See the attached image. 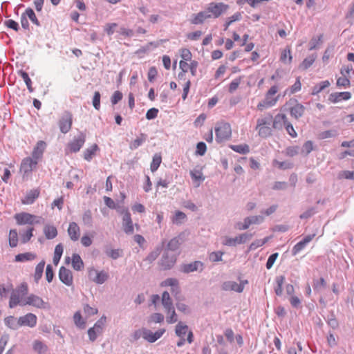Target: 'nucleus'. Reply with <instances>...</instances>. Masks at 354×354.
<instances>
[{
  "mask_svg": "<svg viewBox=\"0 0 354 354\" xmlns=\"http://www.w3.org/2000/svg\"><path fill=\"white\" fill-rule=\"evenodd\" d=\"M17 305L21 306H30L39 309H46L49 308L48 303L37 295L30 294L25 297L24 299H20L19 295L11 294L9 300V307L13 308Z\"/></svg>",
  "mask_w": 354,
  "mask_h": 354,
  "instance_id": "obj_1",
  "label": "nucleus"
},
{
  "mask_svg": "<svg viewBox=\"0 0 354 354\" xmlns=\"http://www.w3.org/2000/svg\"><path fill=\"white\" fill-rule=\"evenodd\" d=\"M221 15V3H210L208 7L197 14H193L190 22L194 25L202 24L207 19L216 18Z\"/></svg>",
  "mask_w": 354,
  "mask_h": 354,
  "instance_id": "obj_2",
  "label": "nucleus"
},
{
  "mask_svg": "<svg viewBox=\"0 0 354 354\" xmlns=\"http://www.w3.org/2000/svg\"><path fill=\"white\" fill-rule=\"evenodd\" d=\"M175 333L180 338L177 342V346L180 347L187 342L192 344L194 342V334L189 327L182 322H179L175 328Z\"/></svg>",
  "mask_w": 354,
  "mask_h": 354,
  "instance_id": "obj_3",
  "label": "nucleus"
},
{
  "mask_svg": "<svg viewBox=\"0 0 354 354\" xmlns=\"http://www.w3.org/2000/svg\"><path fill=\"white\" fill-rule=\"evenodd\" d=\"M86 136L84 133L80 132L73 140L68 142L65 148V153L66 155L78 152L84 146L86 142Z\"/></svg>",
  "mask_w": 354,
  "mask_h": 354,
  "instance_id": "obj_4",
  "label": "nucleus"
},
{
  "mask_svg": "<svg viewBox=\"0 0 354 354\" xmlns=\"http://www.w3.org/2000/svg\"><path fill=\"white\" fill-rule=\"evenodd\" d=\"M272 122V116L270 115H266L257 120L256 129L258 130L259 136L267 138L272 135V129L270 127Z\"/></svg>",
  "mask_w": 354,
  "mask_h": 354,
  "instance_id": "obj_5",
  "label": "nucleus"
},
{
  "mask_svg": "<svg viewBox=\"0 0 354 354\" xmlns=\"http://www.w3.org/2000/svg\"><path fill=\"white\" fill-rule=\"evenodd\" d=\"M14 218L19 225L39 224L42 220L41 217L27 212L16 214Z\"/></svg>",
  "mask_w": 354,
  "mask_h": 354,
  "instance_id": "obj_6",
  "label": "nucleus"
},
{
  "mask_svg": "<svg viewBox=\"0 0 354 354\" xmlns=\"http://www.w3.org/2000/svg\"><path fill=\"white\" fill-rule=\"evenodd\" d=\"M73 124V115L70 111L63 113L58 121V126L62 133L66 134L70 131Z\"/></svg>",
  "mask_w": 354,
  "mask_h": 354,
  "instance_id": "obj_7",
  "label": "nucleus"
},
{
  "mask_svg": "<svg viewBox=\"0 0 354 354\" xmlns=\"http://www.w3.org/2000/svg\"><path fill=\"white\" fill-rule=\"evenodd\" d=\"M38 160L32 157H27L22 160L20 165V172L24 175H28L36 168Z\"/></svg>",
  "mask_w": 354,
  "mask_h": 354,
  "instance_id": "obj_8",
  "label": "nucleus"
},
{
  "mask_svg": "<svg viewBox=\"0 0 354 354\" xmlns=\"http://www.w3.org/2000/svg\"><path fill=\"white\" fill-rule=\"evenodd\" d=\"M106 317H102L94 325L88 330V337L91 341L93 342L96 339L97 335L102 333L103 327L106 323Z\"/></svg>",
  "mask_w": 354,
  "mask_h": 354,
  "instance_id": "obj_9",
  "label": "nucleus"
},
{
  "mask_svg": "<svg viewBox=\"0 0 354 354\" xmlns=\"http://www.w3.org/2000/svg\"><path fill=\"white\" fill-rule=\"evenodd\" d=\"M37 316L31 313H28L24 316H21L17 319L18 326H28L33 328L37 325Z\"/></svg>",
  "mask_w": 354,
  "mask_h": 354,
  "instance_id": "obj_10",
  "label": "nucleus"
},
{
  "mask_svg": "<svg viewBox=\"0 0 354 354\" xmlns=\"http://www.w3.org/2000/svg\"><path fill=\"white\" fill-rule=\"evenodd\" d=\"M120 213L123 214L122 226L126 234H131L133 233L134 227L131 217V214L127 209H122Z\"/></svg>",
  "mask_w": 354,
  "mask_h": 354,
  "instance_id": "obj_11",
  "label": "nucleus"
},
{
  "mask_svg": "<svg viewBox=\"0 0 354 354\" xmlns=\"http://www.w3.org/2000/svg\"><path fill=\"white\" fill-rule=\"evenodd\" d=\"M264 221V217L261 215L248 216L244 218L243 223H239V230H246L252 224H260Z\"/></svg>",
  "mask_w": 354,
  "mask_h": 354,
  "instance_id": "obj_12",
  "label": "nucleus"
},
{
  "mask_svg": "<svg viewBox=\"0 0 354 354\" xmlns=\"http://www.w3.org/2000/svg\"><path fill=\"white\" fill-rule=\"evenodd\" d=\"M59 278L63 283L68 286H71L73 283L72 272L64 266H62L59 269Z\"/></svg>",
  "mask_w": 354,
  "mask_h": 354,
  "instance_id": "obj_13",
  "label": "nucleus"
},
{
  "mask_svg": "<svg viewBox=\"0 0 354 354\" xmlns=\"http://www.w3.org/2000/svg\"><path fill=\"white\" fill-rule=\"evenodd\" d=\"M247 280L241 281L239 283L235 281H227L223 283V289L226 290H233L236 292H242L245 285L248 284Z\"/></svg>",
  "mask_w": 354,
  "mask_h": 354,
  "instance_id": "obj_14",
  "label": "nucleus"
},
{
  "mask_svg": "<svg viewBox=\"0 0 354 354\" xmlns=\"http://www.w3.org/2000/svg\"><path fill=\"white\" fill-rule=\"evenodd\" d=\"M204 264L200 261H195L190 263L183 264L181 266V271L184 273H189L194 271H202Z\"/></svg>",
  "mask_w": 354,
  "mask_h": 354,
  "instance_id": "obj_15",
  "label": "nucleus"
},
{
  "mask_svg": "<svg viewBox=\"0 0 354 354\" xmlns=\"http://www.w3.org/2000/svg\"><path fill=\"white\" fill-rule=\"evenodd\" d=\"M88 275L90 277H93V276H95V277L93 278V281L100 284L105 282L109 277V274L106 272H98L94 268H91L88 270Z\"/></svg>",
  "mask_w": 354,
  "mask_h": 354,
  "instance_id": "obj_16",
  "label": "nucleus"
},
{
  "mask_svg": "<svg viewBox=\"0 0 354 354\" xmlns=\"http://www.w3.org/2000/svg\"><path fill=\"white\" fill-rule=\"evenodd\" d=\"M279 99L278 96H272L266 93L265 99L259 103L257 107L259 110L262 111L263 109L271 107L274 106Z\"/></svg>",
  "mask_w": 354,
  "mask_h": 354,
  "instance_id": "obj_17",
  "label": "nucleus"
},
{
  "mask_svg": "<svg viewBox=\"0 0 354 354\" xmlns=\"http://www.w3.org/2000/svg\"><path fill=\"white\" fill-rule=\"evenodd\" d=\"M40 194L39 189H33L28 191L25 197L21 200V203L25 205L32 204L38 198Z\"/></svg>",
  "mask_w": 354,
  "mask_h": 354,
  "instance_id": "obj_18",
  "label": "nucleus"
},
{
  "mask_svg": "<svg viewBox=\"0 0 354 354\" xmlns=\"http://www.w3.org/2000/svg\"><path fill=\"white\" fill-rule=\"evenodd\" d=\"M67 232L70 239L73 241H76L80 239V228L75 222H71L69 223Z\"/></svg>",
  "mask_w": 354,
  "mask_h": 354,
  "instance_id": "obj_19",
  "label": "nucleus"
},
{
  "mask_svg": "<svg viewBox=\"0 0 354 354\" xmlns=\"http://www.w3.org/2000/svg\"><path fill=\"white\" fill-rule=\"evenodd\" d=\"M288 122L285 114L279 113L275 115L274 119L272 118V127L275 129L281 130L286 126V123Z\"/></svg>",
  "mask_w": 354,
  "mask_h": 354,
  "instance_id": "obj_20",
  "label": "nucleus"
},
{
  "mask_svg": "<svg viewBox=\"0 0 354 354\" xmlns=\"http://www.w3.org/2000/svg\"><path fill=\"white\" fill-rule=\"evenodd\" d=\"M176 262V257L174 255L169 256L167 254H164L161 259L160 266L164 270L171 268Z\"/></svg>",
  "mask_w": 354,
  "mask_h": 354,
  "instance_id": "obj_21",
  "label": "nucleus"
},
{
  "mask_svg": "<svg viewBox=\"0 0 354 354\" xmlns=\"http://www.w3.org/2000/svg\"><path fill=\"white\" fill-rule=\"evenodd\" d=\"M46 147V144L45 142L39 141L32 152V157L37 160L40 159L43 156Z\"/></svg>",
  "mask_w": 354,
  "mask_h": 354,
  "instance_id": "obj_22",
  "label": "nucleus"
},
{
  "mask_svg": "<svg viewBox=\"0 0 354 354\" xmlns=\"http://www.w3.org/2000/svg\"><path fill=\"white\" fill-rule=\"evenodd\" d=\"M351 97V94L350 92H337L331 93L329 96V100L333 102L336 103L340 102L341 100H348Z\"/></svg>",
  "mask_w": 354,
  "mask_h": 354,
  "instance_id": "obj_23",
  "label": "nucleus"
},
{
  "mask_svg": "<svg viewBox=\"0 0 354 354\" xmlns=\"http://www.w3.org/2000/svg\"><path fill=\"white\" fill-rule=\"evenodd\" d=\"M160 285L162 287L171 286V292L175 293L176 295L178 294L180 291L178 281L175 278H168L163 281Z\"/></svg>",
  "mask_w": 354,
  "mask_h": 354,
  "instance_id": "obj_24",
  "label": "nucleus"
},
{
  "mask_svg": "<svg viewBox=\"0 0 354 354\" xmlns=\"http://www.w3.org/2000/svg\"><path fill=\"white\" fill-rule=\"evenodd\" d=\"M99 150L100 148L97 144L92 145L84 150L83 153L84 158L88 162L91 161Z\"/></svg>",
  "mask_w": 354,
  "mask_h": 354,
  "instance_id": "obj_25",
  "label": "nucleus"
},
{
  "mask_svg": "<svg viewBox=\"0 0 354 354\" xmlns=\"http://www.w3.org/2000/svg\"><path fill=\"white\" fill-rule=\"evenodd\" d=\"M32 349L37 354H45L48 350V346L40 340H35L32 342Z\"/></svg>",
  "mask_w": 354,
  "mask_h": 354,
  "instance_id": "obj_26",
  "label": "nucleus"
},
{
  "mask_svg": "<svg viewBox=\"0 0 354 354\" xmlns=\"http://www.w3.org/2000/svg\"><path fill=\"white\" fill-rule=\"evenodd\" d=\"M191 177L196 187H198L205 180L203 172L199 169H193L190 171Z\"/></svg>",
  "mask_w": 354,
  "mask_h": 354,
  "instance_id": "obj_27",
  "label": "nucleus"
},
{
  "mask_svg": "<svg viewBox=\"0 0 354 354\" xmlns=\"http://www.w3.org/2000/svg\"><path fill=\"white\" fill-rule=\"evenodd\" d=\"M28 286L26 282L21 283L19 285L17 288L12 291L11 294H16V295H19L20 299H24V297L28 295Z\"/></svg>",
  "mask_w": 354,
  "mask_h": 354,
  "instance_id": "obj_28",
  "label": "nucleus"
},
{
  "mask_svg": "<svg viewBox=\"0 0 354 354\" xmlns=\"http://www.w3.org/2000/svg\"><path fill=\"white\" fill-rule=\"evenodd\" d=\"M44 234L46 239H53L57 235V228L51 225H46L44 227Z\"/></svg>",
  "mask_w": 354,
  "mask_h": 354,
  "instance_id": "obj_29",
  "label": "nucleus"
},
{
  "mask_svg": "<svg viewBox=\"0 0 354 354\" xmlns=\"http://www.w3.org/2000/svg\"><path fill=\"white\" fill-rule=\"evenodd\" d=\"M37 255L32 252L21 253L15 256V261L24 262L28 261H32L35 259Z\"/></svg>",
  "mask_w": 354,
  "mask_h": 354,
  "instance_id": "obj_30",
  "label": "nucleus"
},
{
  "mask_svg": "<svg viewBox=\"0 0 354 354\" xmlns=\"http://www.w3.org/2000/svg\"><path fill=\"white\" fill-rule=\"evenodd\" d=\"M330 85V83L328 80L320 82L319 83H318L317 84L313 87L311 94L313 95H317L323 90L328 88Z\"/></svg>",
  "mask_w": 354,
  "mask_h": 354,
  "instance_id": "obj_31",
  "label": "nucleus"
},
{
  "mask_svg": "<svg viewBox=\"0 0 354 354\" xmlns=\"http://www.w3.org/2000/svg\"><path fill=\"white\" fill-rule=\"evenodd\" d=\"M166 313V322L169 324H172L178 321V315L176 313L174 307L165 310Z\"/></svg>",
  "mask_w": 354,
  "mask_h": 354,
  "instance_id": "obj_32",
  "label": "nucleus"
},
{
  "mask_svg": "<svg viewBox=\"0 0 354 354\" xmlns=\"http://www.w3.org/2000/svg\"><path fill=\"white\" fill-rule=\"evenodd\" d=\"M147 140V135L145 133H140L137 138L132 141L129 145V148L131 150L136 149L140 145H142Z\"/></svg>",
  "mask_w": 354,
  "mask_h": 354,
  "instance_id": "obj_33",
  "label": "nucleus"
},
{
  "mask_svg": "<svg viewBox=\"0 0 354 354\" xmlns=\"http://www.w3.org/2000/svg\"><path fill=\"white\" fill-rule=\"evenodd\" d=\"M161 303L165 310L173 308V302L168 292L165 291L162 295Z\"/></svg>",
  "mask_w": 354,
  "mask_h": 354,
  "instance_id": "obj_34",
  "label": "nucleus"
},
{
  "mask_svg": "<svg viewBox=\"0 0 354 354\" xmlns=\"http://www.w3.org/2000/svg\"><path fill=\"white\" fill-rule=\"evenodd\" d=\"M304 112V107L300 104H297L290 109V114L296 119L301 117Z\"/></svg>",
  "mask_w": 354,
  "mask_h": 354,
  "instance_id": "obj_35",
  "label": "nucleus"
},
{
  "mask_svg": "<svg viewBox=\"0 0 354 354\" xmlns=\"http://www.w3.org/2000/svg\"><path fill=\"white\" fill-rule=\"evenodd\" d=\"M18 233L17 232V230H10L8 235L9 245L11 248L17 247L18 245Z\"/></svg>",
  "mask_w": 354,
  "mask_h": 354,
  "instance_id": "obj_36",
  "label": "nucleus"
},
{
  "mask_svg": "<svg viewBox=\"0 0 354 354\" xmlns=\"http://www.w3.org/2000/svg\"><path fill=\"white\" fill-rule=\"evenodd\" d=\"M276 286L274 287V292L277 295L281 296L283 292V285L285 281V277L284 276H278L276 277Z\"/></svg>",
  "mask_w": 354,
  "mask_h": 354,
  "instance_id": "obj_37",
  "label": "nucleus"
},
{
  "mask_svg": "<svg viewBox=\"0 0 354 354\" xmlns=\"http://www.w3.org/2000/svg\"><path fill=\"white\" fill-rule=\"evenodd\" d=\"M72 266L75 270H81L84 266V263L77 254H73L72 257Z\"/></svg>",
  "mask_w": 354,
  "mask_h": 354,
  "instance_id": "obj_38",
  "label": "nucleus"
},
{
  "mask_svg": "<svg viewBox=\"0 0 354 354\" xmlns=\"http://www.w3.org/2000/svg\"><path fill=\"white\" fill-rule=\"evenodd\" d=\"M45 266V261L44 260L41 261L35 268V271L34 274V279L36 282H38V281L41 278Z\"/></svg>",
  "mask_w": 354,
  "mask_h": 354,
  "instance_id": "obj_39",
  "label": "nucleus"
},
{
  "mask_svg": "<svg viewBox=\"0 0 354 354\" xmlns=\"http://www.w3.org/2000/svg\"><path fill=\"white\" fill-rule=\"evenodd\" d=\"M63 246L61 243L57 245L55 248L54 256L53 259V263L57 266L62 257L63 253Z\"/></svg>",
  "mask_w": 354,
  "mask_h": 354,
  "instance_id": "obj_40",
  "label": "nucleus"
},
{
  "mask_svg": "<svg viewBox=\"0 0 354 354\" xmlns=\"http://www.w3.org/2000/svg\"><path fill=\"white\" fill-rule=\"evenodd\" d=\"M162 162V156L160 153H156L152 159V162H151L150 169L152 172L156 171L159 167L160 165Z\"/></svg>",
  "mask_w": 354,
  "mask_h": 354,
  "instance_id": "obj_41",
  "label": "nucleus"
},
{
  "mask_svg": "<svg viewBox=\"0 0 354 354\" xmlns=\"http://www.w3.org/2000/svg\"><path fill=\"white\" fill-rule=\"evenodd\" d=\"M18 74L24 80V82L26 83V84L27 86L28 91L30 93H32L33 91V88L32 87V81H31L30 78L29 77L28 74L22 70L19 71Z\"/></svg>",
  "mask_w": 354,
  "mask_h": 354,
  "instance_id": "obj_42",
  "label": "nucleus"
},
{
  "mask_svg": "<svg viewBox=\"0 0 354 354\" xmlns=\"http://www.w3.org/2000/svg\"><path fill=\"white\" fill-rule=\"evenodd\" d=\"M73 321L76 326L80 328L86 327V322L82 319L80 311L76 312L73 315Z\"/></svg>",
  "mask_w": 354,
  "mask_h": 354,
  "instance_id": "obj_43",
  "label": "nucleus"
},
{
  "mask_svg": "<svg viewBox=\"0 0 354 354\" xmlns=\"http://www.w3.org/2000/svg\"><path fill=\"white\" fill-rule=\"evenodd\" d=\"M186 214L181 211H176L171 218L172 223L176 225L181 224L183 221L186 218Z\"/></svg>",
  "mask_w": 354,
  "mask_h": 354,
  "instance_id": "obj_44",
  "label": "nucleus"
},
{
  "mask_svg": "<svg viewBox=\"0 0 354 354\" xmlns=\"http://www.w3.org/2000/svg\"><path fill=\"white\" fill-rule=\"evenodd\" d=\"M6 326L12 329H16L18 327L17 319L14 316H8L4 319Z\"/></svg>",
  "mask_w": 354,
  "mask_h": 354,
  "instance_id": "obj_45",
  "label": "nucleus"
},
{
  "mask_svg": "<svg viewBox=\"0 0 354 354\" xmlns=\"http://www.w3.org/2000/svg\"><path fill=\"white\" fill-rule=\"evenodd\" d=\"M292 57L289 48L284 49L281 54L280 60L284 64H290Z\"/></svg>",
  "mask_w": 354,
  "mask_h": 354,
  "instance_id": "obj_46",
  "label": "nucleus"
},
{
  "mask_svg": "<svg viewBox=\"0 0 354 354\" xmlns=\"http://www.w3.org/2000/svg\"><path fill=\"white\" fill-rule=\"evenodd\" d=\"M33 227H28L25 232L21 234V240L22 243H26L31 239L33 236Z\"/></svg>",
  "mask_w": 354,
  "mask_h": 354,
  "instance_id": "obj_47",
  "label": "nucleus"
},
{
  "mask_svg": "<svg viewBox=\"0 0 354 354\" xmlns=\"http://www.w3.org/2000/svg\"><path fill=\"white\" fill-rule=\"evenodd\" d=\"M315 59L316 56L314 55H311L307 57L304 59V61L301 64L300 68L304 70L308 68L314 63Z\"/></svg>",
  "mask_w": 354,
  "mask_h": 354,
  "instance_id": "obj_48",
  "label": "nucleus"
},
{
  "mask_svg": "<svg viewBox=\"0 0 354 354\" xmlns=\"http://www.w3.org/2000/svg\"><path fill=\"white\" fill-rule=\"evenodd\" d=\"M230 147L234 151L241 154H246L250 151L249 147L247 145H232Z\"/></svg>",
  "mask_w": 354,
  "mask_h": 354,
  "instance_id": "obj_49",
  "label": "nucleus"
},
{
  "mask_svg": "<svg viewBox=\"0 0 354 354\" xmlns=\"http://www.w3.org/2000/svg\"><path fill=\"white\" fill-rule=\"evenodd\" d=\"M116 32H118L120 35L124 37H131L134 35V32L132 30L126 28L125 27H119L118 30H116Z\"/></svg>",
  "mask_w": 354,
  "mask_h": 354,
  "instance_id": "obj_50",
  "label": "nucleus"
},
{
  "mask_svg": "<svg viewBox=\"0 0 354 354\" xmlns=\"http://www.w3.org/2000/svg\"><path fill=\"white\" fill-rule=\"evenodd\" d=\"M83 309L86 319L92 315H96L98 313V310L96 308L91 307L88 304L84 305Z\"/></svg>",
  "mask_w": 354,
  "mask_h": 354,
  "instance_id": "obj_51",
  "label": "nucleus"
},
{
  "mask_svg": "<svg viewBox=\"0 0 354 354\" xmlns=\"http://www.w3.org/2000/svg\"><path fill=\"white\" fill-rule=\"evenodd\" d=\"M25 14L34 24L39 26V22L36 17L34 10L32 8H28L25 11Z\"/></svg>",
  "mask_w": 354,
  "mask_h": 354,
  "instance_id": "obj_52",
  "label": "nucleus"
},
{
  "mask_svg": "<svg viewBox=\"0 0 354 354\" xmlns=\"http://www.w3.org/2000/svg\"><path fill=\"white\" fill-rule=\"evenodd\" d=\"M180 245V239L177 237H175L169 241L167 244V249L171 251H175L178 249Z\"/></svg>",
  "mask_w": 354,
  "mask_h": 354,
  "instance_id": "obj_53",
  "label": "nucleus"
},
{
  "mask_svg": "<svg viewBox=\"0 0 354 354\" xmlns=\"http://www.w3.org/2000/svg\"><path fill=\"white\" fill-rule=\"evenodd\" d=\"M269 239H270V237L268 236V237L264 238L263 239L255 240L254 242H252L250 244V249L252 250H256L259 247L263 245L266 243H267Z\"/></svg>",
  "mask_w": 354,
  "mask_h": 354,
  "instance_id": "obj_54",
  "label": "nucleus"
},
{
  "mask_svg": "<svg viewBox=\"0 0 354 354\" xmlns=\"http://www.w3.org/2000/svg\"><path fill=\"white\" fill-rule=\"evenodd\" d=\"M12 290V285L10 284L8 287H5L3 284L0 285V301L7 297L8 293Z\"/></svg>",
  "mask_w": 354,
  "mask_h": 354,
  "instance_id": "obj_55",
  "label": "nucleus"
},
{
  "mask_svg": "<svg viewBox=\"0 0 354 354\" xmlns=\"http://www.w3.org/2000/svg\"><path fill=\"white\" fill-rule=\"evenodd\" d=\"M313 150V144L311 141H306L302 148H301V153L305 156L308 155Z\"/></svg>",
  "mask_w": 354,
  "mask_h": 354,
  "instance_id": "obj_56",
  "label": "nucleus"
},
{
  "mask_svg": "<svg viewBox=\"0 0 354 354\" xmlns=\"http://www.w3.org/2000/svg\"><path fill=\"white\" fill-rule=\"evenodd\" d=\"M207 151L206 144L203 142H200L196 145V149L195 154L198 156H203Z\"/></svg>",
  "mask_w": 354,
  "mask_h": 354,
  "instance_id": "obj_57",
  "label": "nucleus"
},
{
  "mask_svg": "<svg viewBox=\"0 0 354 354\" xmlns=\"http://www.w3.org/2000/svg\"><path fill=\"white\" fill-rule=\"evenodd\" d=\"M164 320V316L159 313H155L150 315L149 322L153 323H161Z\"/></svg>",
  "mask_w": 354,
  "mask_h": 354,
  "instance_id": "obj_58",
  "label": "nucleus"
},
{
  "mask_svg": "<svg viewBox=\"0 0 354 354\" xmlns=\"http://www.w3.org/2000/svg\"><path fill=\"white\" fill-rule=\"evenodd\" d=\"M326 281L324 278H320L319 279L314 280L313 281V288L315 291H320L322 288L325 287Z\"/></svg>",
  "mask_w": 354,
  "mask_h": 354,
  "instance_id": "obj_59",
  "label": "nucleus"
},
{
  "mask_svg": "<svg viewBox=\"0 0 354 354\" xmlns=\"http://www.w3.org/2000/svg\"><path fill=\"white\" fill-rule=\"evenodd\" d=\"M337 86L347 88L350 86V80L346 76L342 75L337 79Z\"/></svg>",
  "mask_w": 354,
  "mask_h": 354,
  "instance_id": "obj_60",
  "label": "nucleus"
},
{
  "mask_svg": "<svg viewBox=\"0 0 354 354\" xmlns=\"http://www.w3.org/2000/svg\"><path fill=\"white\" fill-rule=\"evenodd\" d=\"M338 135L337 131L335 129H330L323 131L320 133V138L322 139H326L329 138H334Z\"/></svg>",
  "mask_w": 354,
  "mask_h": 354,
  "instance_id": "obj_61",
  "label": "nucleus"
},
{
  "mask_svg": "<svg viewBox=\"0 0 354 354\" xmlns=\"http://www.w3.org/2000/svg\"><path fill=\"white\" fill-rule=\"evenodd\" d=\"M118 28V25L115 23L107 24L105 26L104 30L109 35H112L113 33L116 32Z\"/></svg>",
  "mask_w": 354,
  "mask_h": 354,
  "instance_id": "obj_62",
  "label": "nucleus"
},
{
  "mask_svg": "<svg viewBox=\"0 0 354 354\" xmlns=\"http://www.w3.org/2000/svg\"><path fill=\"white\" fill-rule=\"evenodd\" d=\"M306 245L302 241H300L299 243H297L292 248V255H296L299 252H300L302 250H304L306 246Z\"/></svg>",
  "mask_w": 354,
  "mask_h": 354,
  "instance_id": "obj_63",
  "label": "nucleus"
},
{
  "mask_svg": "<svg viewBox=\"0 0 354 354\" xmlns=\"http://www.w3.org/2000/svg\"><path fill=\"white\" fill-rule=\"evenodd\" d=\"M92 214L90 210H86L82 215V221L85 225H91L92 223Z\"/></svg>",
  "mask_w": 354,
  "mask_h": 354,
  "instance_id": "obj_64",
  "label": "nucleus"
}]
</instances>
